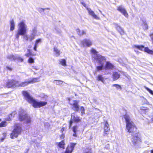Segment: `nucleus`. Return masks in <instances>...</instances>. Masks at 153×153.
Segmentation results:
<instances>
[{
  "instance_id": "obj_1",
  "label": "nucleus",
  "mask_w": 153,
  "mask_h": 153,
  "mask_svg": "<svg viewBox=\"0 0 153 153\" xmlns=\"http://www.w3.org/2000/svg\"><path fill=\"white\" fill-rule=\"evenodd\" d=\"M126 123V128L128 132L133 133L131 138V142L134 146H138L142 142L141 135L139 132H135L137 128L129 116L126 114L124 116Z\"/></svg>"
},
{
  "instance_id": "obj_2",
  "label": "nucleus",
  "mask_w": 153,
  "mask_h": 153,
  "mask_svg": "<svg viewBox=\"0 0 153 153\" xmlns=\"http://www.w3.org/2000/svg\"><path fill=\"white\" fill-rule=\"evenodd\" d=\"M91 52L92 54V60L100 65V66L97 67V71L102 70L104 68L105 62L106 61V58L105 57L98 54V52L93 48L91 49Z\"/></svg>"
},
{
  "instance_id": "obj_3",
  "label": "nucleus",
  "mask_w": 153,
  "mask_h": 153,
  "mask_svg": "<svg viewBox=\"0 0 153 153\" xmlns=\"http://www.w3.org/2000/svg\"><path fill=\"white\" fill-rule=\"evenodd\" d=\"M22 94L27 101L32 104L33 106L35 108H40L45 105L47 102H46L37 101L34 99L26 91H23Z\"/></svg>"
},
{
  "instance_id": "obj_4",
  "label": "nucleus",
  "mask_w": 153,
  "mask_h": 153,
  "mask_svg": "<svg viewBox=\"0 0 153 153\" xmlns=\"http://www.w3.org/2000/svg\"><path fill=\"white\" fill-rule=\"evenodd\" d=\"M27 26L24 21H21L18 24V29L15 35L16 39H18L20 35L22 36L26 33Z\"/></svg>"
},
{
  "instance_id": "obj_5",
  "label": "nucleus",
  "mask_w": 153,
  "mask_h": 153,
  "mask_svg": "<svg viewBox=\"0 0 153 153\" xmlns=\"http://www.w3.org/2000/svg\"><path fill=\"white\" fill-rule=\"evenodd\" d=\"M19 119L20 121H24L27 124L31 122V117L28 116L25 111L22 109L19 110Z\"/></svg>"
},
{
  "instance_id": "obj_6",
  "label": "nucleus",
  "mask_w": 153,
  "mask_h": 153,
  "mask_svg": "<svg viewBox=\"0 0 153 153\" xmlns=\"http://www.w3.org/2000/svg\"><path fill=\"white\" fill-rule=\"evenodd\" d=\"M21 131L22 129L20 125L19 124H15L14 129L10 134L11 138L13 139L17 137L18 135L20 134Z\"/></svg>"
},
{
  "instance_id": "obj_7",
  "label": "nucleus",
  "mask_w": 153,
  "mask_h": 153,
  "mask_svg": "<svg viewBox=\"0 0 153 153\" xmlns=\"http://www.w3.org/2000/svg\"><path fill=\"white\" fill-rule=\"evenodd\" d=\"M39 78L37 77L33 78L31 80L26 81L23 82H19L17 81V87H24L31 83H34L39 81Z\"/></svg>"
},
{
  "instance_id": "obj_8",
  "label": "nucleus",
  "mask_w": 153,
  "mask_h": 153,
  "mask_svg": "<svg viewBox=\"0 0 153 153\" xmlns=\"http://www.w3.org/2000/svg\"><path fill=\"white\" fill-rule=\"evenodd\" d=\"M37 30L36 27H34L31 31L30 35L28 36L27 35H24L23 38L26 41H31L36 36L37 34Z\"/></svg>"
},
{
  "instance_id": "obj_9",
  "label": "nucleus",
  "mask_w": 153,
  "mask_h": 153,
  "mask_svg": "<svg viewBox=\"0 0 153 153\" xmlns=\"http://www.w3.org/2000/svg\"><path fill=\"white\" fill-rule=\"evenodd\" d=\"M133 48H135L134 49V51L138 53V51L135 49H139L141 51H144L145 52L147 53L153 55V51L149 50L148 48L146 47L144 48V46L142 45H134L133 46Z\"/></svg>"
},
{
  "instance_id": "obj_10",
  "label": "nucleus",
  "mask_w": 153,
  "mask_h": 153,
  "mask_svg": "<svg viewBox=\"0 0 153 153\" xmlns=\"http://www.w3.org/2000/svg\"><path fill=\"white\" fill-rule=\"evenodd\" d=\"M67 99L69 104L73 106V108L74 110L77 111H78L79 109L78 102L76 100H71L70 98H68Z\"/></svg>"
},
{
  "instance_id": "obj_11",
  "label": "nucleus",
  "mask_w": 153,
  "mask_h": 153,
  "mask_svg": "<svg viewBox=\"0 0 153 153\" xmlns=\"http://www.w3.org/2000/svg\"><path fill=\"white\" fill-rule=\"evenodd\" d=\"M81 118L78 116L75 113H72L71 115V120L69 123V127L71 126L73 121L78 123L81 121Z\"/></svg>"
},
{
  "instance_id": "obj_12",
  "label": "nucleus",
  "mask_w": 153,
  "mask_h": 153,
  "mask_svg": "<svg viewBox=\"0 0 153 153\" xmlns=\"http://www.w3.org/2000/svg\"><path fill=\"white\" fill-rule=\"evenodd\" d=\"M17 81L14 80H9L7 83L6 87L8 88H14L17 87Z\"/></svg>"
},
{
  "instance_id": "obj_13",
  "label": "nucleus",
  "mask_w": 153,
  "mask_h": 153,
  "mask_svg": "<svg viewBox=\"0 0 153 153\" xmlns=\"http://www.w3.org/2000/svg\"><path fill=\"white\" fill-rule=\"evenodd\" d=\"M117 10L120 12L126 18L128 17V15L126 11L124 8L122 6H120L117 7Z\"/></svg>"
},
{
  "instance_id": "obj_14",
  "label": "nucleus",
  "mask_w": 153,
  "mask_h": 153,
  "mask_svg": "<svg viewBox=\"0 0 153 153\" xmlns=\"http://www.w3.org/2000/svg\"><path fill=\"white\" fill-rule=\"evenodd\" d=\"M114 65L109 62H106L105 66H104L103 69L105 70H113L114 68Z\"/></svg>"
},
{
  "instance_id": "obj_15",
  "label": "nucleus",
  "mask_w": 153,
  "mask_h": 153,
  "mask_svg": "<svg viewBox=\"0 0 153 153\" xmlns=\"http://www.w3.org/2000/svg\"><path fill=\"white\" fill-rule=\"evenodd\" d=\"M76 145V143H71L70 145L68 146L64 153H71Z\"/></svg>"
},
{
  "instance_id": "obj_16",
  "label": "nucleus",
  "mask_w": 153,
  "mask_h": 153,
  "mask_svg": "<svg viewBox=\"0 0 153 153\" xmlns=\"http://www.w3.org/2000/svg\"><path fill=\"white\" fill-rule=\"evenodd\" d=\"M92 42L88 39H85L81 42V44L83 46L89 47L92 45Z\"/></svg>"
},
{
  "instance_id": "obj_17",
  "label": "nucleus",
  "mask_w": 153,
  "mask_h": 153,
  "mask_svg": "<svg viewBox=\"0 0 153 153\" xmlns=\"http://www.w3.org/2000/svg\"><path fill=\"white\" fill-rule=\"evenodd\" d=\"M87 9L88 11L89 14L94 19H100V18L95 14L94 12L90 8H87Z\"/></svg>"
},
{
  "instance_id": "obj_18",
  "label": "nucleus",
  "mask_w": 153,
  "mask_h": 153,
  "mask_svg": "<svg viewBox=\"0 0 153 153\" xmlns=\"http://www.w3.org/2000/svg\"><path fill=\"white\" fill-rule=\"evenodd\" d=\"M115 28L120 33L121 35L123 34L124 33V31L121 27L119 26L117 24H114Z\"/></svg>"
},
{
  "instance_id": "obj_19",
  "label": "nucleus",
  "mask_w": 153,
  "mask_h": 153,
  "mask_svg": "<svg viewBox=\"0 0 153 153\" xmlns=\"http://www.w3.org/2000/svg\"><path fill=\"white\" fill-rule=\"evenodd\" d=\"M109 125L107 121L105 122L104 126V130L105 134H108L110 128L109 127Z\"/></svg>"
},
{
  "instance_id": "obj_20",
  "label": "nucleus",
  "mask_w": 153,
  "mask_h": 153,
  "mask_svg": "<svg viewBox=\"0 0 153 153\" xmlns=\"http://www.w3.org/2000/svg\"><path fill=\"white\" fill-rule=\"evenodd\" d=\"M120 77V75L117 72H114L113 73L112 76V77L114 80H115L118 79Z\"/></svg>"
},
{
  "instance_id": "obj_21",
  "label": "nucleus",
  "mask_w": 153,
  "mask_h": 153,
  "mask_svg": "<svg viewBox=\"0 0 153 153\" xmlns=\"http://www.w3.org/2000/svg\"><path fill=\"white\" fill-rule=\"evenodd\" d=\"M78 34L80 36L86 34L85 31L83 30H80L79 29H77L76 30Z\"/></svg>"
},
{
  "instance_id": "obj_22",
  "label": "nucleus",
  "mask_w": 153,
  "mask_h": 153,
  "mask_svg": "<svg viewBox=\"0 0 153 153\" xmlns=\"http://www.w3.org/2000/svg\"><path fill=\"white\" fill-rule=\"evenodd\" d=\"M7 58L11 61H15L16 60V55H9L8 56Z\"/></svg>"
},
{
  "instance_id": "obj_23",
  "label": "nucleus",
  "mask_w": 153,
  "mask_h": 153,
  "mask_svg": "<svg viewBox=\"0 0 153 153\" xmlns=\"http://www.w3.org/2000/svg\"><path fill=\"white\" fill-rule=\"evenodd\" d=\"M15 25L13 20H11L10 21V30H13L15 28Z\"/></svg>"
},
{
  "instance_id": "obj_24",
  "label": "nucleus",
  "mask_w": 153,
  "mask_h": 153,
  "mask_svg": "<svg viewBox=\"0 0 153 153\" xmlns=\"http://www.w3.org/2000/svg\"><path fill=\"white\" fill-rule=\"evenodd\" d=\"M143 23L142 24V26L144 30H147L148 28V26L146 23V21L145 20H143L142 21Z\"/></svg>"
},
{
  "instance_id": "obj_25",
  "label": "nucleus",
  "mask_w": 153,
  "mask_h": 153,
  "mask_svg": "<svg viewBox=\"0 0 153 153\" xmlns=\"http://www.w3.org/2000/svg\"><path fill=\"white\" fill-rule=\"evenodd\" d=\"M15 112H13L10 114L8 116V118H7V120L10 121L12 120V119L14 117V115L15 114Z\"/></svg>"
},
{
  "instance_id": "obj_26",
  "label": "nucleus",
  "mask_w": 153,
  "mask_h": 153,
  "mask_svg": "<svg viewBox=\"0 0 153 153\" xmlns=\"http://www.w3.org/2000/svg\"><path fill=\"white\" fill-rule=\"evenodd\" d=\"M97 80L100 81L103 83L104 82V80L103 77L102 75H99L98 76L97 79Z\"/></svg>"
},
{
  "instance_id": "obj_27",
  "label": "nucleus",
  "mask_w": 153,
  "mask_h": 153,
  "mask_svg": "<svg viewBox=\"0 0 153 153\" xmlns=\"http://www.w3.org/2000/svg\"><path fill=\"white\" fill-rule=\"evenodd\" d=\"M65 144L63 141H62L60 142L59 143L58 145V146L59 147L62 148L63 149H65Z\"/></svg>"
},
{
  "instance_id": "obj_28",
  "label": "nucleus",
  "mask_w": 153,
  "mask_h": 153,
  "mask_svg": "<svg viewBox=\"0 0 153 153\" xmlns=\"http://www.w3.org/2000/svg\"><path fill=\"white\" fill-rule=\"evenodd\" d=\"M78 128V127L77 126H74L73 128V131L74 133L73 134V136L74 137H76V132L77 129Z\"/></svg>"
},
{
  "instance_id": "obj_29",
  "label": "nucleus",
  "mask_w": 153,
  "mask_h": 153,
  "mask_svg": "<svg viewBox=\"0 0 153 153\" xmlns=\"http://www.w3.org/2000/svg\"><path fill=\"white\" fill-rule=\"evenodd\" d=\"M54 33L56 34H60L61 33V31L58 28H55L53 30Z\"/></svg>"
},
{
  "instance_id": "obj_30",
  "label": "nucleus",
  "mask_w": 153,
  "mask_h": 153,
  "mask_svg": "<svg viewBox=\"0 0 153 153\" xmlns=\"http://www.w3.org/2000/svg\"><path fill=\"white\" fill-rule=\"evenodd\" d=\"M7 125V123L6 121H4L0 123V128L5 127Z\"/></svg>"
},
{
  "instance_id": "obj_31",
  "label": "nucleus",
  "mask_w": 153,
  "mask_h": 153,
  "mask_svg": "<svg viewBox=\"0 0 153 153\" xmlns=\"http://www.w3.org/2000/svg\"><path fill=\"white\" fill-rule=\"evenodd\" d=\"M54 51L56 53V56H58L60 55V51L57 49V48H54Z\"/></svg>"
},
{
  "instance_id": "obj_32",
  "label": "nucleus",
  "mask_w": 153,
  "mask_h": 153,
  "mask_svg": "<svg viewBox=\"0 0 153 153\" xmlns=\"http://www.w3.org/2000/svg\"><path fill=\"white\" fill-rule=\"evenodd\" d=\"M60 63L63 66H65L66 65V61L64 59H61L60 61Z\"/></svg>"
},
{
  "instance_id": "obj_33",
  "label": "nucleus",
  "mask_w": 153,
  "mask_h": 153,
  "mask_svg": "<svg viewBox=\"0 0 153 153\" xmlns=\"http://www.w3.org/2000/svg\"><path fill=\"white\" fill-rule=\"evenodd\" d=\"M16 60L20 62H22L23 61V59L17 55H16Z\"/></svg>"
},
{
  "instance_id": "obj_34",
  "label": "nucleus",
  "mask_w": 153,
  "mask_h": 153,
  "mask_svg": "<svg viewBox=\"0 0 153 153\" xmlns=\"http://www.w3.org/2000/svg\"><path fill=\"white\" fill-rule=\"evenodd\" d=\"M28 62L30 64L33 63L34 62V59L32 57H30L28 59Z\"/></svg>"
},
{
  "instance_id": "obj_35",
  "label": "nucleus",
  "mask_w": 153,
  "mask_h": 153,
  "mask_svg": "<svg viewBox=\"0 0 153 153\" xmlns=\"http://www.w3.org/2000/svg\"><path fill=\"white\" fill-rule=\"evenodd\" d=\"M55 82H56V84L57 85H60V84H62V83L63 82L62 81L58 80H55L53 81V82L54 83H55Z\"/></svg>"
},
{
  "instance_id": "obj_36",
  "label": "nucleus",
  "mask_w": 153,
  "mask_h": 153,
  "mask_svg": "<svg viewBox=\"0 0 153 153\" xmlns=\"http://www.w3.org/2000/svg\"><path fill=\"white\" fill-rule=\"evenodd\" d=\"M144 87L150 93V94L153 95V91L152 90L150 89L149 88H148V87H146L145 86H144Z\"/></svg>"
},
{
  "instance_id": "obj_37",
  "label": "nucleus",
  "mask_w": 153,
  "mask_h": 153,
  "mask_svg": "<svg viewBox=\"0 0 153 153\" xmlns=\"http://www.w3.org/2000/svg\"><path fill=\"white\" fill-rule=\"evenodd\" d=\"M80 111H81V115H83L85 114V109L83 107L81 106L80 108Z\"/></svg>"
},
{
  "instance_id": "obj_38",
  "label": "nucleus",
  "mask_w": 153,
  "mask_h": 153,
  "mask_svg": "<svg viewBox=\"0 0 153 153\" xmlns=\"http://www.w3.org/2000/svg\"><path fill=\"white\" fill-rule=\"evenodd\" d=\"M31 52H30V50H28L27 53H26L25 54V56H26L27 57H29L30 56H31Z\"/></svg>"
},
{
  "instance_id": "obj_39",
  "label": "nucleus",
  "mask_w": 153,
  "mask_h": 153,
  "mask_svg": "<svg viewBox=\"0 0 153 153\" xmlns=\"http://www.w3.org/2000/svg\"><path fill=\"white\" fill-rule=\"evenodd\" d=\"M113 86L115 87L117 89L121 90V87L120 85L117 84H114L113 85Z\"/></svg>"
},
{
  "instance_id": "obj_40",
  "label": "nucleus",
  "mask_w": 153,
  "mask_h": 153,
  "mask_svg": "<svg viewBox=\"0 0 153 153\" xmlns=\"http://www.w3.org/2000/svg\"><path fill=\"white\" fill-rule=\"evenodd\" d=\"M84 153H91V149H87L84 151Z\"/></svg>"
},
{
  "instance_id": "obj_41",
  "label": "nucleus",
  "mask_w": 153,
  "mask_h": 153,
  "mask_svg": "<svg viewBox=\"0 0 153 153\" xmlns=\"http://www.w3.org/2000/svg\"><path fill=\"white\" fill-rule=\"evenodd\" d=\"M144 109H143L145 110V112L146 113H147L149 112L150 111L149 109L146 108H144Z\"/></svg>"
},
{
  "instance_id": "obj_42",
  "label": "nucleus",
  "mask_w": 153,
  "mask_h": 153,
  "mask_svg": "<svg viewBox=\"0 0 153 153\" xmlns=\"http://www.w3.org/2000/svg\"><path fill=\"white\" fill-rule=\"evenodd\" d=\"M38 11L40 13L44 12V9L42 8H39L38 9Z\"/></svg>"
},
{
  "instance_id": "obj_43",
  "label": "nucleus",
  "mask_w": 153,
  "mask_h": 153,
  "mask_svg": "<svg viewBox=\"0 0 153 153\" xmlns=\"http://www.w3.org/2000/svg\"><path fill=\"white\" fill-rule=\"evenodd\" d=\"M41 39H38L36 40L35 45H37L38 43L39 42H41Z\"/></svg>"
},
{
  "instance_id": "obj_44",
  "label": "nucleus",
  "mask_w": 153,
  "mask_h": 153,
  "mask_svg": "<svg viewBox=\"0 0 153 153\" xmlns=\"http://www.w3.org/2000/svg\"><path fill=\"white\" fill-rule=\"evenodd\" d=\"M32 67L33 69H34L36 70H38L39 69V67H38L37 66H33Z\"/></svg>"
},
{
  "instance_id": "obj_45",
  "label": "nucleus",
  "mask_w": 153,
  "mask_h": 153,
  "mask_svg": "<svg viewBox=\"0 0 153 153\" xmlns=\"http://www.w3.org/2000/svg\"><path fill=\"white\" fill-rule=\"evenodd\" d=\"M6 68H7L10 70V71H11L12 70V68H11V67H8V66H7L6 67Z\"/></svg>"
},
{
  "instance_id": "obj_46",
  "label": "nucleus",
  "mask_w": 153,
  "mask_h": 153,
  "mask_svg": "<svg viewBox=\"0 0 153 153\" xmlns=\"http://www.w3.org/2000/svg\"><path fill=\"white\" fill-rule=\"evenodd\" d=\"M82 4L85 7H86V4L83 2H81Z\"/></svg>"
},
{
  "instance_id": "obj_47",
  "label": "nucleus",
  "mask_w": 153,
  "mask_h": 153,
  "mask_svg": "<svg viewBox=\"0 0 153 153\" xmlns=\"http://www.w3.org/2000/svg\"><path fill=\"white\" fill-rule=\"evenodd\" d=\"M37 45H35L34 47V50L36 51V48L37 47Z\"/></svg>"
},
{
  "instance_id": "obj_48",
  "label": "nucleus",
  "mask_w": 153,
  "mask_h": 153,
  "mask_svg": "<svg viewBox=\"0 0 153 153\" xmlns=\"http://www.w3.org/2000/svg\"><path fill=\"white\" fill-rule=\"evenodd\" d=\"M143 100L146 101V103L147 104H148L149 103V102L148 101H147V100L145 98H143Z\"/></svg>"
},
{
  "instance_id": "obj_49",
  "label": "nucleus",
  "mask_w": 153,
  "mask_h": 153,
  "mask_svg": "<svg viewBox=\"0 0 153 153\" xmlns=\"http://www.w3.org/2000/svg\"><path fill=\"white\" fill-rule=\"evenodd\" d=\"M150 36L151 37V38L153 42V33L152 34H150Z\"/></svg>"
},
{
  "instance_id": "obj_50",
  "label": "nucleus",
  "mask_w": 153,
  "mask_h": 153,
  "mask_svg": "<svg viewBox=\"0 0 153 153\" xmlns=\"http://www.w3.org/2000/svg\"><path fill=\"white\" fill-rule=\"evenodd\" d=\"M4 137L1 138V142L3 141L4 140Z\"/></svg>"
},
{
  "instance_id": "obj_51",
  "label": "nucleus",
  "mask_w": 153,
  "mask_h": 153,
  "mask_svg": "<svg viewBox=\"0 0 153 153\" xmlns=\"http://www.w3.org/2000/svg\"><path fill=\"white\" fill-rule=\"evenodd\" d=\"M3 135L4 137L5 138V137H6V133H4L3 134Z\"/></svg>"
},
{
  "instance_id": "obj_52",
  "label": "nucleus",
  "mask_w": 153,
  "mask_h": 153,
  "mask_svg": "<svg viewBox=\"0 0 153 153\" xmlns=\"http://www.w3.org/2000/svg\"><path fill=\"white\" fill-rule=\"evenodd\" d=\"M64 130V128H62L61 129V131H62V132H63V131Z\"/></svg>"
},
{
  "instance_id": "obj_53",
  "label": "nucleus",
  "mask_w": 153,
  "mask_h": 153,
  "mask_svg": "<svg viewBox=\"0 0 153 153\" xmlns=\"http://www.w3.org/2000/svg\"><path fill=\"white\" fill-rule=\"evenodd\" d=\"M151 153H153V150H152L151 151Z\"/></svg>"
},
{
  "instance_id": "obj_54",
  "label": "nucleus",
  "mask_w": 153,
  "mask_h": 153,
  "mask_svg": "<svg viewBox=\"0 0 153 153\" xmlns=\"http://www.w3.org/2000/svg\"><path fill=\"white\" fill-rule=\"evenodd\" d=\"M99 11H100V13H102V12H101V11L100 10H99Z\"/></svg>"
},
{
  "instance_id": "obj_55",
  "label": "nucleus",
  "mask_w": 153,
  "mask_h": 153,
  "mask_svg": "<svg viewBox=\"0 0 153 153\" xmlns=\"http://www.w3.org/2000/svg\"><path fill=\"white\" fill-rule=\"evenodd\" d=\"M152 121L153 122V118L152 119Z\"/></svg>"
},
{
  "instance_id": "obj_56",
  "label": "nucleus",
  "mask_w": 153,
  "mask_h": 153,
  "mask_svg": "<svg viewBox=\"0 0 153 153\" xmlns=\"http://www.w3.org/2000/svg\"><path fill=\"white\" fill-rule=\"evenodd\" d=\"M1 121V119H0V121Z\"/></svg>"
},
{
  "instance_id": "obj_57",
  "label": "nucleus",
  "mask_w": 153,
  "mask_h": 153,
  "mask_svg": "<svg viewBox=\"0 0 153 153\" xmlns=\"http://www.w3.org/2000/svg\"><path fill=\"white\" fill-rule=\"evenodd\" d=\"M46 9H49L48 8H46Z\"/></svg>"
},
{
  "instance_id": "obj_58",
  "label": "nucleus",
  "mask_w": 153,
  "mask_h": 153,
  "mask_svg": "<svg viewBox=\"0 0 153 153\" xmlns=\"http://www.w3.org/2000/svg\"><path fill=\"white\" fill-rule=\"evenodd\" d=\"M108 74L107 73V74H106V73H105V74Z\"/></svg>"
}]
</instances>
